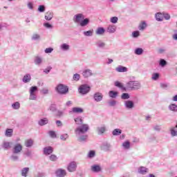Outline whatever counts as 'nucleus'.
I'll return each instance as SVG.
<instances>
[{"mask_svg":"<svg viewBox=\"0 0 177 177\" xmlns=\"http://www.w3.org/2000/svg\"><path fill=\"white\" fill-rule=\"evenodd\" d=\"M170 133H171V136H177V131H176V129H175V127H174V128H171V129H170Z\"/></svg>","mask_w":177,"mask_h":177,"instance_id":"44","label":"nucleus"},{"mask_svg":"<svg viewBox=\"0 0 177 177\" xmlns=\"http://www.w3.org/2000/svg\"><path fill=\"white\" fill-rule=\"evenodd\" d=\"M50 111H55L56 110V105L51 104L49 107Z\"/></svg>","mask_w":177,"mask_h":177,"instance_id":"60","label":"nucleus"},{"mask_svg":"<svg viewBox=\"0 0 177 177\" xmlns=\"http://www.w3.org/2000/svg\"><path fill=\"white\" fill-rule=\"evenodd\" d=\"M60 49H62V50H68L70 49V45L67 44H62L60 46Z\"/></svg>","mask_w":177,"mask_h":177,"instance_id":"33","label":"nucleus"},{"mask_svg":"<svg viewBox=\"0 0 177 177\" xmlns=\"http://www.w3.org/2000/svg\"><path fill=\"white\" fill-rule=\"evenodd\" d=\"M73 80L74 81H80V78H81V75L78 73H75L73 75Z\"/></svg>","mask_w":177,"mask_h":177,"instance_id":"51","label":"nucleus"},{"mask_svg":"<svg viewBox=\"0 0 177 177\" xmlns=\"http://www.w3.org/2000/svg\"><path fill=\"white\" fill-rule=\"evenodd\" d=\"M49 158L51 161H56V160H57V156L55 155H51L50 156Z\"/></svg>","mask_w":177,"mask_h":177,"instance_id":"57","label":"nucleus"},{"mask_svg":"<svg viewBox=\"0 0 177 177\" xmlns=\"http://www.w3.org/2000/svg\"><path fill=\"white\" fill-rule=\"evenodd\" d=\"M55 89L59 95H66V93H68V87L64 84H58Z\"/></svg>","mask_w":177,"mask_h":177,"instance_id":"4","label":"nucleus"},{"mask_svg":"<svg viewBox=\"0 0 177 177\" xmlns=\"http://www.w3.org/2000/svg\"><path fill=\"white\" fill-rule=\"evenodd\" d=\"M163 18H165V20H169L171 19V16L169 14H163Z\"/></svg>","mask_w":177,"mask_h":177,"instance_id":"62","label":"nucleus"},{"mask_svg":"<svg viewBox=\"0 0 177 177\" xmlns=\"http://www.w3.org/2000/svg\"><path fill=\"white\" fill-rule=\"evenodd\" d=\"M48 122L49 120H48V118H45L39 120L38 124L41 127H44V125H46V124H48Z\"/></svg>","mask_w":177,"mask_h":177,"instance_id":"24","label":"nucleus"},{"mask_svg":"<svg viewBox=\"0 0 177 177\" xmlns=\"http://www.w3.org/2000/svg\"><path fill=\"white\" fill-rule=\"evenodd\" d=\"M12 135H13V129H8L6 131V136L10 137V136H12Z\"/></svg>","mask_w":177,"mask_h":177,"instance_id":"39","label":"nucleus"},{"mask_svg":"<svg viewBox=\"0 0 177 177\" xmlns=\"http://www.w3.org/2000/svg\"><path fill=\"white\" fill-rule=\"evenodd\" d=\"M35 64H36L37 66H41V64H42V58L40 57H35Z\"/></svg>","mask_w":177,"mask_h":177,"instance_id":"27","label":"nucleus"},{"mask_svg":"<svg viewBox=\"0 0 177 177\" xmlns=\"http://www.w3.org/2000/svg\"><path fill=\"white\" fill-rule=\"evenodd\" d=\"M45 6L44 5H40L39 6L37 10L38 12H40V13H44V12H45Z\"/></svg>","mask_w":177,"mask_h":177,"instance_id":"45","label":"nucleus"},{"mask_svg":"<svg viewBox=\"0 0 177 177\" xmlns=\"http://www.w3.org/2000/svg\"><path fill=\"white\" fill-rule=\"evenodd\" d=\"M140 82L138 81H129L127 83V89H131V91H138L141 88Z\"/></svg>","mask_w":177,"mask_h":177,"instance_id":"2","label":"nucleus"},{"mask_svg":"<svg viewBox=\"0 0 177 177\" xmlns=\"http://www.w3.org/2000/svg\"><path fill=\"white\" fill-rule=\"evenodd\" d=\"M89 91H91V87L86 84H83L79 88V92L82 93V95H86Z\"/></svg>","mask_w":177,"mask_h":177,"instance_id":"6","label":"nucleus"},{"mask_svg":"<svg viewBox=\"0 0 177 177\" xmlns=\"http://www.w3.org/2000/svg\"><path fill=\"white\" fill-rule=\"evenodd\" d=\"M77 170V163L75 162H71L68 165V171L69 172H75Z\"/></svg>","mask_w":177,"mask_h":177,"instance_id":"9","label":"nucleus"},{"mask_svg":"<svg viewBox=\"0 0 177 177\" xmlns=\"http://www.w3.org/2000/svg\"><path fill=\"white\" fill-rule=\"evenodd\" d=\"M93 99L97 102H102L103 100V94H102V93L97 92L94 93Z\"/></svg>","mask_w":177,"mask_h":177,"instance_id":"8","label":"nucleus"},{"mask_svg":"<svg viewBox=\"0 0 177 177\" xmlns=\"http://www.w3.org/2000/svg\"><path fill=\"white\" fill-rule=\"evenodd\" d=\"M168 109L170 111L176 113L177 112V104H170L168 106Z\"/></svg>","mask_w":177,"mask_h":177,"instance_id":"23","label":"nucleus"},{"mask_svg":"<svg viewBox=\"0 0 177 177\" xmlns=\"http://www.w3.org/2000/svg\"><path fill=\"white\" fill-rule=\"evenodd\" d=\"M122 131L120 129H115L113 131L112 133L113 136H118V135H121Z\"/></svg>","mask_w":177,"mask_h":177,"instance_id":"32","label":"nucleus"},{"mask_svg":"<svg viewBox=\"0 0 177 177\" xmlns=\"http://www.w3.org/2000/svg\"><path fill=\"white\" fill-rule=\"evenodd\" d=\"M139 174H141L142 175H146L147 172H149V169L145 167H140L138 169Z\"/></svg>","mask_w":177,"mask_h":177,"instance_id":"21","label":"nucleus"},{"mask_svg":"<svg viewBox=\"0 0 177 177\" xmlns=\"http://www.w3.org/2000/svg\"><path fill=\"white\" fill-rule=\"evenodd\" d=\"M117 31V26L115 25H109L106 28V32L109 34H114Z\"/></svg>","mask_w":177,"mask_h":177,"instance_id":"11","label":"nucleus"},{"mask_svg":"<svg viewBox=\"0 0 177 177\" xmlns=\"http://www.w3.org/2000/svg\"><path fill=\"white\" fill-rule=\"evenodd\" d=\"M44 27H46V28H53V26H52L49 23H44Z\"/></svg>","mask_w":177,"mask_h":177,"instance_id":"56","label":"nucleus"},{"mask_svg":"<svg viewBox=\"0 0 177 177\" xmlns=\"http://www.w3.org/2000/svg\"><path fill=\"white\" fill-rule=\"evenodd\" d=\"M109 97H112L113 99H115L117 96H118V92L115 91H110L109 93Z\"/></svg>","mask_w":177,"mask_h":177,"instance_id":"26","label":"nucleus"},{"mask_svg":"<svg viewBox=\"0 0 177 177\" xmlns=\"http://www.w3.org/2000/svg\"><path fill=\"white\" fill-rule=\"evenodd\" d=\"M3 149H5L6 150H8V149H10V147H12V142H3Z\"/></svg>","mask_w":177,"mask_h":177,"instance_id":"29","label":"nucleus"},{"mask_svg":"<svg viewBox=\"0 0 177 177\" xmlns=\"http://www.w3.org/2000/svg\"><path fill=\"white\" fill-rule=\"evenodd\" d=\"M30 171V168L25 167L22 169L21 170V176L27 177V174H28V171Z\"/></svg>","mask_w":177,"mask_h":177,"instance_id":"31","label":"nucleus"},{"mask_svg":"<svg viewBox=\"0 0 177 177\" xmlns=\"http://www.w3.org/2000/svg\"><path fill=\"white\" fill-rule=\"evenodd\" d=\"M95 45L97 48H99L100 49H104V48H106V43L102 40H98L95 43Z\"/></svg>","mask_w":177,"mask_h":177,"instance_id":"15","label":"nucleus"},{"mask_svg":"<svg viewBox=\"0 0 177 177\" xmlns=\"http://www.w3.org/2000/svg\"><path fill=\"white\" fill-rule=\"evenodd\" d=\"M82 74L84 78H88V77H92V75H93L91 69L84 70Z\"/></svg>","mask_w":177,"mask_h":177,"instance_id":"10","label":"nucleus"},{"mask_svg":"<svg viewBox=\"0 0 177 177\" xmlns=\"http://www.w3.org/2000/svg\"><path fill=\"white\" fill-rule=\"evenodd\" d=\"M115 86H118V88H120L123 91H126L125 87H124V86H122V84H121V82L118 81L115 82Z\"/></svg>","mask_w":177,"mask_h":177,"instance_id":"37","label":"nucleus"},{"mask_svg":"<svg viewBox=\"0 0 177 177\" xmlns=\"http://www.w3.org/2000/svg\"><path fill=\"white\" fill-rule=\"evenodd\" d=\"M124 106L126 107V109H133L135 104H133V102L131 100H127L124 102Z\"/></svg>","mask_w":177,"mask_h":177,"instance_id":"14","label":"nucleus"},{"mask_svg":"<svg viewBox=\"0 0 177 177\" xmlns=\"http://www.w3.org/2000/svg\"><path fill=\"white\" fill-rule=\"evenodd\" d=\"M41 36L39 34H33L32 36V41H39Z\"/></svg>","mask_w":177,"mask_h":177,"instance_id":"38","label":"nucleus"},{"mask_svg":"<svg viewBox=\"0 0 177 177\" xmlns=\"http://www.w3.org/2000/svg\"><path fill=\"white\" fill-rule=\"evenodd\" d=\"M121 97L123 100H127V99H129V94L124 93L122 95Z\"/></svg>","mask_w":177,"mask_h":177,"instance_id":"52","label":"nucleus"},{"mask_svg":"<svg viewBox=\"0 0 177 177\" xmlns=\"http://www.w3.org/2000/svg\"><path fill=\"white\" fill-rule=\"evenodd\" d=\"M72 113H75L76 114H81V113H84V109L80 107H73L72 109Z\"/></svg>","mask_w":177,"mask_h":177,"instance_id":"22","label":"nucleus"},{"mask_svg":"<svg viewBox=\"0 0 177 177\" xmlns=\"http://www.w3.org/2000/svg\"><path fill=\"white\" fill-rule=\"evenodd\" d=\"M28 9H30V10L34 9V5L32 4V3L29 2L28 3Z\"/></svg>","mask_w":177,"mask_h":177,"instance_id":"64","label":"nucleus"},{"mask_svg":"<svg viewBox=\"0 0 177 177\" xmlns=\"http://www.w3.org/2000/svg\"><path fill=\"white\" fill-rule=\"evenodd\" d=\"M74 121L77 125H82V124H84V119H82V116L75 118Z\"/></svg>","mask_w":177,"mask_h":177,"instance_id":"18","label":"nucleus"},{"mask_svg":"<svg viewBox=\"0 0 177 177\" xmlns=\"http://www.w3.org/2000/svg\"><path fill=\"white\" fill-rule=\"evenodd\" d=\"M53 52V48H47L45 49V53H52Z\"/></svg>","mask_w":177,"mask_h":177,"instance_id":"59","label":"nucleus"},{"mask_svg":"<svg viewBox=\"0 0 177 177\" xmlns=\"http://www.w3.org/2000/svg\"><path fill=\"white\" fill-rule=\"evenodd\" d=\"M135 55H143V48H138L134 51Z\"/></svg>","mask_w":177,"mask_h":177,"instance_id":"35","label":"nucleus"},{"mask_svg":"<svg viewBox=\"0 0 177 177\" xmlns=\"http://www.w3.org/2000/svg\"><path fill=\"white\" fill-rule=\"evenodd\" d=\"M73 20L75 24H79L80 27H85L89 24V19H85V15L82 13L74 15Z\"/></svg>","mask_w":177,"mask_h":177,"instance_id":"1","label":"nucleus"},{"mask_svg":"<svg viewBox=\"0 0 177 177\" xmlns=\"http://www.w3.org/2000/svg\"><path fill=\"white\" fill-rule=\"evenodd\" d=\"M91 171L93 172H100V171H102V167L99 165H93L91 166Z\"/></svg>","mask_w":177,"mask_h":177,"instance_id":"16","label":"nucleus"},{"mask_svg":"<svg viewBox=\"0 0 177 177\" xmlns=\"http://www.w3.org/2000/svg\"><path fill=\"white\" fill-rule=\"evenodd\" d=\"M155 17L157 21H162V20H164V14L161 12H158L155 15Z\"/></svg>","mask_w":177,"mask_h":177,"instance_id":"20","label":"nucleus"},{"mask_svg":"<svg viewBox=\"0 0 177 177\" xmlns=\"http://www.w3.org/2000/svg\"><path fill=\"white\" fill-rule=\"evenodd\" d=\"M111 23H113V24H116V23L118 22V17H113L110 19Z\"/></svg>","mask_w":177,"mask_h":177,"instance_id":"48","label":"nucleus"},{"mask_svg":"<svg viewBox=\"0 0 177 177\" xmlns=\"http://www.w3.org/2000/svg\"><path fill=\"white\" fill-rule=\"evenodd\" d=\"M109 104L111 107H114V106H115V104H117V101L116 100H111L109 102Z\"/></svg>","mask_w":177,"mask_h":177,"instance_id":"53","label":"nucleus"},{"mask_svg":"<svg viewBox=\"0 0 177 177\" xmlns=\"http://www.w3.org/2000/svg\"><path fill=\"white\" fill-rule=\"evenodd\" d=\"M11 160H12V161H17L19 156L17 155H12L11 156Z\"/></svg>","mask_w":177,"mask_h":177,"instance_id":"58","label":"nucleus"},{"mask_svg":"<svg viewBox=\"0 0 177 177\" xmlns=\"http://www.w3.org/2000/svg\"><path fill=\"white\" fill-rule=\"evenodd\" d=\"M56 175L57 176H59V177L66 176V170L59 169L58 170L56 171Z\"/></svg>","mask_w":177,"mask_h":177,"instance_id":"17","label":"nucleus"},{"mask_svg":"<svg viewBox=\"0 0 177 177\" xmlns=\"http://www.w3.org/2000/svg\"><path fill=\"white\" fill-rule=\"evenodd\" d=\"M97 131H98V135H102V133H104V132H106V127H97Z\"/></svg>","mask_w":177,"mask_h":177,"instance_id":"36","label":"nucleus"},{"mask_svg":"<svg viewBox=\"0 0 177 177\" xmlns=\"http://www.w3.org/2000/svg\"><path fill=\"white\" fill-rule=\"evenodd\" d=\"M21 150H23V146L20 144H16L12 149V153L13 154H19L21 152Z\"/></svg>","mask_w":177,"mask_h":177,"instance_id":"7","label":"nucleus"},{"mask_svg":"<svg viewBox=\"0 0 177 177\" xmlns=\"http://www.w3.org/2000/svg\"><path fill=\"white\" fill-rule=\"evenodd\" d=\"M53 153V148L52 147H46L44 149V153L46 156H49V154H52Z\"/></svg>","mask_w":177,"mask_h":177,"instance_id":"13","label":"nucleus"},{"mask_svg":"<svg viewBox=\"0 0 177 177\" xmlns=\"http://www.w3.org/2000/svg\"><path fill=\"white\" fill-rule=\"evenodd\" d=\"M146 27H147V24H146V22L143 21L140 24L139 30H143L145 28H146Z\"/></svg>","mask_w":177,"mask_h":177,"instance_id":"42","label":"nucleus"},{"mask_svg":"<svg viewBox=\"0 0 177 177\" xmlns=\"http://www.w3.org/2000/svg\"><path fill=\"white\" fill-rule=\"evenodd\" d=\"M48 133H49L50 138H56V133L55 131H50L48 132Z\"/></svg>","mask_w":177,"mask_h":177,"instance_id":"55","label":"nucleus"},{"mask_svg":"<svg viewBox=\"0 0 177 177\" xmlns=\"http://www.w3.org/2000/svg\"><path fill=\"white\" fill-rule=\"evenodd\" d=\"M84 35H85V37H92L93 32L92 30L85 31L84 32Z\"/></svg>","mask_w":177,"mask_h":177,"instance_id":"46","label":"nucleus"},{"mask_svg":"<svg viewBox=\"0 0 177 177\" xmlns=\"http://www.w3.org/2000/svg\"><path fill=\"white\" fill-rule=\"evenodd\" d=\"M95 156V151H91L88 153V158H93V156Z\"/></svg>","mask_w":177,"mask_h":177,"instance_id":"61","label":"nucleus"},{"mask_svg":"<svg viewBox=\"0 0 177 177\" xmlns=\"http://www.w3.org/2000/svg\"><path fill=\"white\" fill-rule=\"evenodd\" d=\"M160 87L162 88L163 89H167V88H168V84L165 83H161Z\"/></svg>","mask_w":177,"mask_h":177,"instance_id":"63","label":"nucleus"},{"mask_svg":"<svg viewBox=\"0 0 177 177\" xmlns=\"http://www.w3.org/2000/svg\"><path fill=\"white\" fill-rule=\"evenodd\" d=\"M38 91V87L37 86H32L30 89V100H37V94L35 92Z\"/></svg>","mask_w":177,"mask_h":177,"instance_id":"5","label":"nucleus"},{"mask_svg":"<svg viewBox=\"0 0 177 177\" xmlns=\"http://www.w3.org/2000/svg\"><path fill=\"white\" fill-rule=\"evenodd\" d=\"M34 145V141L32 139L26 140L25 141V146L26 147H31Z\"/></svg>","mask_w":177,"mask_h":177,"instance_id":"30","label":"nucleus"},{"mask_svg":"<svg viewBox=\"0 0 177 177\" xmlns=\"http://www.w3.org/2000/svg\"><path fill=\"white\" fill-rule=\"evenodd\" d=\"M23 81L24 82H30V81H31V75H30V74H27L26 75L24 76L23 78Z\"/></svg>","mask_w":177,"mask_h":177,"instance_id":"34","label":"nucleus"},{"mask_svg":"<svg viewBox=\"0 0 177 177\" xmlns=\"http://www.w3.org/2000/svg\"><path fill=\"white\" fill-rule=\"evenodd\" d=\"M60 139H61V140H64V141L67 140V139H68V134L64 133V134L61 135Z\"/></svg>","mask_w":177,"mask_h":177,"instance_id":"49","label":"nucleus"},{"mask_svg":"<svg viewBox=\"0 0 177 177\" xmlns=\"http://www.w3.org/2000/svg\"><path fill=\"white\" fill-rule=\"evenodd\" d=\"M88 131H89V125L84 124L76 128L75 132L76 135H82L83 133H86Z\"/></svg>","mask_w":177,"mask_h":177,"instance_id":"3","label":"nucleus"},{"mask_svg":"<svg viewBox=\"0 0 177 177\" xmlns=\"http://www.w3.org/2000/svg\"><path fill=\"white\" fill-rule=\"evenodd\" d=\"M139 35H140V33H139V31H138V30L132 32V37L133 38H138V37H139Z\"/></svg>","mask_w":177,"mask_h":177,"instance_id":"54","label":"nucleus"},{"mask_svg":"<svg viewBox=\"0 0 177 177\" xmlns=\"http://www.w3.org/2000/svg\"><path fill=\"white\" fill-rule=\"evenodd\" d=\"M110 147H111V146L110 145V144L108 143H104L102 149V150H104V151H110Z\"/></svg>","mask_w":177,"mask_h":177,"instance_id":"28","label":"nucleus"},{"mask_svg":"<svg viewBox=\"0 0 177 177\" xmlns=\"http://www.w3.org/2000/svg\"><path fill=\"white\" fill-rule=\"evenodd\" d=\"M106 32V30L104 28L100 27L95 31L97 35H103Z\"/></svg>","mask_w":177,"mask_h":177,"instance_id":"25","label":"nucleus"},{"mask_svg":"<svg viewBox=\"0 0 177 177\" xmlns=\"http://www.w3.org/2000/svg\"><path fill=\"white\" fill-rule=\"evenodd\" d=\"M159 65L161 67H165V66H167V61H165V59H160V62H159Z\"/></svg>","mask_w":177,"mask_h":177,"instance_id":"43","label":"nucleus"},{"mask_svg":"<svg viewBox=\"0 0 177 177\" xmlns=\"http://www.w3.org/2000/svg\"><path fill=\"white\" fill-rule=\"evenodd\" d=\"M12 107L15 110H19V109H20V103H19L18 102H15L14 104H12Z\"/></svg>","mask_w":177,"mask_h":177,"instance_id":"41","label":"nucleus"},{"mask_svg":"<svg viewBox=\"0 0 177 177\" xmlns=\"http://www.w3.org/2000/svg\"><path fill=\"white\" fill-rule=\"evenodd\" d=\"M115 71H117V73H127V71H128V68L119 65L115 68Z\"/></svg>","mask_w":177,"mask_h":177,"instance_id":"12","label":"nucleus"},{"mask_svg":"<svg viewBox=\"0 0 177 177\" xmlns=\"http://www.w3.org/2000/svg\"><path fill=\"white\" fill-rule=\"evenodd\" d=\"M53 12L52 11H48L45 13V19L46 20H50L51 19H53Z\"/></svg>","mask_w":177,"mask_h":177,"instance_id":"19","label":"nucleus"},{"mask_svg":"<svg viewBox=\"0 0 177 177\" xmlns=\"http://www.w3.org/2000/svg\"><path fill=\"white\" fill-rule=\"evenodd\" d=\"M122 147L124 149H129L131 147V142H129V141H125L124 142H123Z\"/></svg>","mask_w":177,"mask_h":177,"instance_id":"40","label":"nucleus"},{"mask_svg":"<svg viewBox=\"0 0 177 177\" xmlns=\"http://www.w3.org/2000/svg\"><path fill=\"white\" fill-rule=\"evenodd\" d=\"M88 139V136L84 135L79 138V142H85Z\"/></svg>","mask_w":177,"mask_h":177,"instance_id":"47","label":"nucleus"},{"mask_svg":"<svg viewBox=\"0 0 177 177\" xmlns=\"http://www.w3.org/2000/svg\"><path fill=\"white\" fill-rule=\"evenodd\" d=\"M152 80H153V81H157V80L158 79V78H160V74H158V73H153V74H152Z\"/></svg>","mask_w":177,"mask_h":177,"instance_id":"50","label":"nucleus"}]
</instances>
